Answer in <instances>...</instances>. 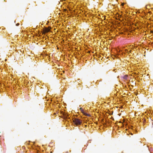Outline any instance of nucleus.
I'll return each mask as SVG.
<instances>
[{
  "instance_id": "nucleus-3",
  "label": "nucleus",
  "mask_w": 153,
  "mask_h": 153,
  "mask_svg": "<svg viewBox=\"0 0 153 153\" xmlns=\"http://www.w3.org/2000/svg\"><path fill=\"white\" fill-rule=\"evenodd\" d=\"M79 109H80V110H81V112L82 113V112H84L82 108H80Z\"/></svg>"
},
{
  "instance_id": "nucleus-7",
  "label": "nucleus",
  "mask_w": 153,
  "mask_h": 153,
  "mask_svg": "<svg viewBox=\"0 0 153 153\" xmlns=\"http://www.w3.org/2000/svg\"><path fill=\"white\" fill-rule=\"evenodd\" d=\"M131 50H130V51H129V52H130V53H131Z\"/></svg>"
},
{
  "instance_id": "nucleus-9",
  "label": "nucleus",
  "mask_w": 153,
  "mask_h": 153,
  "mask_svg": "<svg viewBox=\"0 0 153 153\" xmlns=\"http://www.w3.org/2000/svg\"><path fill=\"white\" fill-rule=\"evenodd\" d=\"M151 32H152V33H153V31H151Z\"/></svg>"
},
{
  "instance_id": "nucleus-5",
  "label": "nucleus",
  "mask_w": 153,
  "mask_h": 153,
  "mask_svg": "<svg viewBox=\"0 0 153 153\" xmlns=\"http://www.w3.org/2000/svg\"><path fill=\"white\" fill-rule=\"evenodd\" d=\"M124 78H125V79H126V78H127V76H126Z\"/></svg>"
},
{
  "instance_id": "nucleus-4",
  "label": "nucleus",
  "mask_w": 153,
  "mask_h": 153,
  "mask_svg": "<svg viewBox=\"0 0 153 153\" xmlns=\"http://www.w3.org/2000/svg\"><path fill=\"white\" fill-rule=\"evenodd\" d=\"M19 25V23H17L16 25V26H18Z\"/></svg>"
},
{
  "instance_id": "nucleus-1",
  "label": "nucleus",
  "mask_w": 153,
  "mask_h": 153,
  "mask_svg": "<svg viewBox=\"0 0 153 153\" xmlns=\"http://www.w3.org/2000/svg\"><path fill=\"white\" fill-rule=\"evenodd\" d=\"M73 122L76 126L80 125L82 123L81 121L79 119L77 118H75L73 120Z\"/></svg>"
},
{
  "instance_id": "nucleus-6",
  "label": "nucleus",
  "mask_w": 153,
  "mask_h": 153,
  "mask_svg": "<svg viewBox=\"0 0 153 153\" xmlns=\"http://www.w3.org/2000/svg\"><path fill=\"white\" fill-rule=\"evenodd\" d=\"M117 15H118V17H119L120 16V15L118 14H117Z\"/></svg>"
},
{
  "instance_id": "nucleus-8",
  "label": "nucleus",
  "mask_w": 153,
  "mask_h": 153,
  "mask_svg": "<svg viewBox=\"0 0 153 153\" xmlns=\"http://www.w3.org/2000/svg\"><path fill=\"white\" fill-rule=\"evenodd\" d=\"M65 116L66 117H67V116L66 115H65Z\"/></svg>"
},
{
  "instance_id": "nucleus-2",
  "label": "nucleus",
  "mask_w": 153,
  "mask_h": 153,
  "mask_svg": "<svg viewBox=\"0 0 153 153\" xmlns=\"http://www.w3.org/2000/svg\"><path fill=\"white\" fill-rule=\"evenodd\" d=\"M82 113L85 115L88 116H90V115L89 114H88L86 113H85V112H82Z\"/></svg>"
}]
</instances>
